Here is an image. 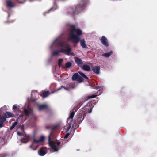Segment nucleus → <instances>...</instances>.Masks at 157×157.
Masks as SVG:
<instances>
[{
    "label": "nucleus",
    "mask_w": 157,
    "mask_h": 157,
    "mask_svg": "<svg viewBox=\"0 0 157 157\" xmlns=\"http://www.w3.org/2000/svg\"><path fill=\"white\" fill-rule=\"evenodd\" d=\"M82 30L79 29H76L74 25H71L68 29L69 39L75 44L78 43L80 40L79 36L82 35Z\"/></svg>",
    "instance_id": "obj_1"
},
{
    "label": "nucleus",
    "mask_w": 157,
    "mask_h": 157,
    "mask_svg": "<svg viewBox=\"0 0 157 157\" xmlns=\"http://www.w3.org/2000/svg\"><path fill=\"white\" fill-rule=\"evenodd\" d=\"M88 0H80L79 3L73 9V12L74 15L77 14L82 11L85 8V5L88 3Z\"/></svg>",
    "instance_id": "obj_2"
},
{
    "label": "nucleus",
    "mask_w": 157,
    "mask_h": 157,
    "mask_svg": "<svg viewBox=\"0 0 157 157\" xmlns=\"http://www.w3.org/2000/svg\"><path fill=\"white\" fill-rule=\"evenodd\" d=\"M58 127L57 125H56L52 127L51 133L48 136V144L49 146L54 151H58V149L56 147V144L54 143V141L52 140V137L53 136V131Z\"/></svg>",
    "instance_id": "obj_3"
},
{
    "label": "nucleus",
    "mask_w": 157,
    "mask_h": 157,
    "mask_svg": "<svg viewBox=\"0 0 157 157\" xmlns=\"http://www.w3.org/2000/svg\"><path fill=\"white\" fill-rule=\"evenodd\" d=\"M77 111V108L75 107H74L72 109V112L70 113L69 117L67 119V122L69 125L67 127V130H68L71 127L72 124V123L73 122V119L75 115V112Z\"/></svg>",
    "instance_id": "obj_4"
},
{
    "label": "nucleus",
    "mask_w": 157,
    "mask_h": 157,
    "mask_svg": "<svg viewBox=\"0 0 157 157\" xmlns=\"http://www.w3.org/2000/svg\"><path fill=\"white\" fill-rule=\"evenodd\" d=\"M65 48H66V49H59V53H64L68 55H71L72 56H74L75 55V54L74 53H70V52L71 51V49L69 45L66 44Z\"/></svg>",
    "instance_id": "obj_5"
},
{
    "label": "nucleus",
    "mask_w": 157,
    "mask_h": 157,
    "mask_svg": "<svg viewBox=\"0 0 157 157\" xmlns=\"http://www.w3.org/2000/svg\"><path fill=\"white\" fill-rule=\"evenodd\" d=\"M76 85L77 84H76L75 83L72 82L71 83H70L68 84L69 87H66L64 86H62L60 87L57 90H55L53 92H52V93L57 92V91L60 90L62 89V88H63L64 89L66 90H70V89H73L75 88L76 86Z\"/></svg>",
    "instance_id": "obj_6"
},
{
    "label": "nucleus",
    "mask_w": 157,
    "mask_h": 157,
    "mask_svg": "<svg viewBox=\"0 0 157 157\" xmlns=\"http://www.w3.org/2000/svg\"><path fill=\"white\" fill-rule=\"evenodd\" d=\"M72 80L73 81H78L79 82H83L84 79L78 73H76L73 75L72 77Z\"/></svg>",
    "instance_id": "obj_7"
},
{
    "label": "nucleus",
    "mask_w": 157,
    "mask_h": 157,
    "mask_svg": "<svg viewBox=\"0 0 157 157\" xmlns=\"http://www.w3.org/2000/svg\"><path fill=\"white\" fill-rule=\"evenodd\" d=\"M84 118V115L80 113L77 115L75 119V123L79 124L81 122Z\"/></svg>",
    "instance_id": "obj_8"
},
{
    "label": "nucleus",
    "mask_w": 157,
    "mask_h": 157,
    "mask_svg": "<svg viewBox=\"0 0 157 157\" xmlns=\"http://www.w3.org/2000/svg\"><path fill=\"white\" fill-rule=\"evenodd\" d=\"M17 135L19 136H22L23 137L21 139V141L22 142L27 143L28 141V139L29 138L30 136L24 133H22L18 131L17 132Z\"/></svg>",
    "instance_id": "obj_9"
},
{
    "label": "nucleus",
    "mask_w": 157,
    "mask_h": 157,
    "mask_svg": "<svg viewBox=\"0 0 157 157\" xmlns=\"http://www.w3.org/2000/svg\"><path fill=\"white\" fill-rule=\"evenodd\" d=\"M47 153V148L45 147L40 148L38 151V154L41 156H43Z\"/></svg>",
    "instance_id": "obj_10"
},
{
    "label": "nucleus",
    "mask_w": 157,
    "mask_h": 157,
    "mask_svg": "<svg viewBox=\"0 0 157 157\" xmlns=\"http://www.w3.org/2000/svg\"><path fill=\"white\" fill-rule=\"evenodd\" d=\"M100 40L103 45L106 47H108L109 45L108 41L105 37L104 36H102L101 37Z\"/></svg>",
    "instance_id": "obj_11"
},
{
    "label": "nucleus",
    "mask_w": 157,
    "mask_h": 157,
    "mask_svg": "<svg viewBox=\"0 0 157 157\" xmlns=\"http://www.w3.org/2000/svg\"><path fill=\"white\" fill-rule=\"evenodd\" d=\"M6 6L7 8H13L15 6V4L11 0H6Z\"/></svg>",
    "instance_id": "obj_12"
},
{
    "label": "nucleus",
    "mask_w": 157,
    "mask_h": 157,
    "mask_svg": "<svg viewBox=\"0 0 157 157\" xmlns=\"http://www.w3.org/2000/svg\"><path fill=\"white\" fill-rule=\"evenodd\" d=\"M74 60L78 66L80 67L82 66L83 62L81 59L77 57H75L74 58Z\"/></svg>",
    "instance_id": "obj_13"
},
{
    "label": "nucleus",
    "mask_w": 157,
    "mask_h": 157,
    "mask_svg": "<svg viewBox=\"0 0 157 157\" xmlns=\"http://www.w3.org/2000/svg\"><path fill=\"white\" fill-rule=\"evenodd\" d=\"M24 113L25 116L27 117H29L30 114L33 113V110L31 109H24Z\"/></svg>",
    "instance_id": "obj_14"
},
{
    "label": "nucleus",
    "mask_w": 157,
    "mask_h": 157,
    "mask_svg": "<svg viewBox=\"0 0 157 157\" xmlns=\"http://www.w3.org/2000/svg\"><path fill=\"white\" fill-rule=\"evenodd\" d=\"M38 107L40 111L44 109H48V106L46 104L40 105H39Z\"/></svg>",
    "instance_id": "obj_15"
},
{
    "label": "nucleus",
    "mask_w": 157,
    "mask_h": 157,
    "mask_svg": "<svg viewBox=\"0 0 157 157\" xmlns=\"http://www.w3.org/2000/svg\"><path fill=\"white\" fill-rule=\"evenodd\" d=\"M100 70V67L99 66H94L92 68L93 72L96 74H99Z\"/></svg>",
    "instance_id": "obj_16"
},
{
    "label": "nucleus",
    "mask_w": 157,
    "mask_h": 157,
    "mask_svg": "<svg viewBox=\"0 0 157 157\" xmlns=\"http://www.w3.org/2000/svg\"><path fill=\"white\" fill-rule=\"evenodd\" d=\"M5 115L6 118L13 117H14V114L9 112H6Z\"/></svg>",
    "instance_id": "obj_17"
},
{
    "label": "nucleus",
    "mask_w": 157,
    "mask_h": 157,
    "mask_svg": "<svg viewBox=\"0 0 157 157\" xmlns=\"http://www.w3.org/2000/svg\"><path fill=\"white\" fill-rule=\"evenodd\" d=\"M82 66V68L84 70L87 71H90V66L89 65L86 64H84Z\"/></svg>",
    "instance_id": "obj_18"
},
{
    "label": "nucleus",
    "mask_w": 157,
    "mask_h": 157,
    "mask_svg": "<svg viewBox=\"0 0 157 157\" xmlns=\"http://www.w3.org/2000/svg\"><path fill=\"white\" fill-rule=\"evenodd\" d=\"M80 41V43L81 46L83 48H87V47L86 45L85 44V42L84 39H82Z\"/></svg>",
    "instance_id": "obj_19"
},
{
    "label": "nucleus",
    "mask_w": 157,
    "mask_h": 157,
    "mask_svg": "<svg viewBox=\"0 0 157 157\" xmlns=\"http://www.w3.org/2000/svg\"><path fill=\"white\" fill-rule=\"evenodd\" d=\"M113 53L112 51H110L109 52L104 53L102 55L103 57H109Z\"/></svg>",
    "instance_id": "obj_20"
},
{
    "label": "nucleus",
    "mask_w": 157,
    "mask_h": 157,
    "mask_svg": "<svg viewBox=\"0 0 157 157\" xmlns=\"http://www.w3.org/2000/svg\"><path fill=\"white\" fill-rule=\"evenodd\" d=\"M49 94V92L48 91H44L43 93L42 97L45 98L47 97Z\"/></svg>",
    "instance_id": "obj_21"
},
{
    "label": "nucleus",
    "mask_w": 157,
    "mask_h": 157,
    "mask_svg": "<svg viewBox=\"0 0 157 157\" xmlns=\"http://www.w3.org/2000/svg\"><path fill=\"white\" fill-rule=\"evenodd\" d=\"M30 147L33 150H36L37 149L38 146H35L34 142H33L32 145L30 146Z\"/></svg>",
    "instance_id": "obj_22"
},
{
    "label": "nucleus",
    "mask_w": 157,
    "mask_h": 157,
    "mask_svg": "<svg viewBox=\"0 0 157 157\" xmlns=\"http://www.w3.org/2000/svg\"><path fill=\"white\" fill-rule=\"evenodd\" d=\"M63 61V59L62 58L59 59L58 60V65L59 67H60L61 66L62 67H63V66L62 65V62Z\"/></svg>",
    "instance_id": "obj_23"
},
{
    "label": "nucleus",
    "mask_w": 157,
    "mask_h": 157,
    "mask_svg": "<svg viewBox=\"0 0 157 157\" xmlns=\"http://www.w3.org/2000/svg\"><path fill=\"white\" fill-rule=\"evenodd\" d=\"M72 65L71 63L70 62H68L66 63L65 64V66L66 68H69Z\"/></svg>",
    "instance_id": "obj_24"
},
{
    "label": "nucleus",
    "mask_w": 157,
    "mask_h": 157,
    "mask_svg": "<svg viewBox=\"0 0 157 157\" xmlns=\"http://www.w3.org/2000/svg\"><path fill=\"white\" fill-rule=\"evenodd\" d=\"M59 49L58 50H56L53 52L52 56H58L59 54Z\"/></svg>",
    "instance_id": "obj_25"
},
{
    "label": "nucleus",
    "mask_w": 157,
    "mask_h": 157,
    "mask_svg": "<svg viewBox=\"0 0 157 157\" xmlns=\"http://www.w3.org/2000/svg\"><path fill=\"white\" fill-rule=\"evenodd\" d=\"M79 73L83 77L86 79H88V77L83 73L82 72H79Z\"/></svg>",
    "instance_id": "obj_26"
},
{
    "label": "nucleus",
    "mask_w": 157,
    "mask_h": 157,
    "mask_svg": "<svg viewBox=\"0 0 157 157\" xmlns=\"http://www.w3.org/2000/svg\"><path fill=\"white\" fill-rule=\"evenodd\" d=\"M6 121V118L5 117H2L1 115H0V122L3 123Z\"/></svg>",
    "instance_id": "obj_27"
},
{
    "label": "nucleus",
    "mask_w": 157,
    "mask_h": 157,
    "mask_svg": "<svg viewBox=\"0 0 157 157\" xmlns=\"http://www.w3.org/2000/svg\"><path fill=\"white\" fill-rule=\"evenodd\" d=\"M66 44H64L63 43H60L58 44V45L61 47L64 48Z\"/></svg>",
    "instance_id": "obj_28"
},
{
    "label": "nucleus",
    "mask_w": 157,
    "mask_h": 157,
    "mask_svg": "<svg viewBox=\"0 0 157 157\" xmlns=\"http://www.w3.org/2000/svg\"><path fill=\"white\" fill-rule=\"evenodd\" d=\"M44 137L43 136H41L39 140L40 142H43L44 140Z\"/></svg>",
    "instance_id": "obj_29"
},
{
    "label": "nucleus",
    "mask_w": 157,
    "mask_h": 157,
    "mask_svg": "<svg viewBox=\"0 0 157 157\" xmlns=\"http://www.w3.org/2000/svg\"><path fill=\"white\" fill-rule=\"evenodd\" d=\"M97 96L96 95H94L91 96H89L87 97V98L88 99H89L90 98H95Z\"/></svg>",
    "instance_id": "obj_30"
},
{
    "label": "nucleus",
    "mask_w": 157,
    "mask_h": 157,
    "mask_svg": "<svg viewBox=\"0 0 157 157\" xmlns=\"http://www.w3.org/2000/svg\"><path fill=\"white\" fill-rule=\"evenodd\" d=\"M17 104L14 105L13 107V109H15L17 108Z\"/></svg>",
    "instance_id": "obj_31"
},
{
    "label": "nucleus",
    "mask_w": 157,
    "mask_h": 157,
    "mask_svg": "<svg viewBox=\"0 0 157 157\" xmlns=\"http://www.w3.org/2000/svg\"><path fill=\"white\" fill-rule=\"evenodd\" d=\"M33 142H34V143L35 142L36 143H37L40 142L39 140H36L35 139H34L33 140Z\"/></svg>",
    "instance_id": "obj_32"
},
{
    "label": "nucleus",
    "mask_w": 157,
    "mask_h": 157,
    "mask_svg": "<svg viewBox=\"0 0 157 157\" xmlns=\"http://www.w3.org/2000/svg\"><path fill=\"white\" fill-rule=\"evenodd\" d=\"M70 135L69 133L67 134L64 137V139H67L69 135Z\"/></svg>",
    "instance_id": "obj_33"
},
{
    "label": "nucleus",
    "mask_w": 157,
    "mask_h": 157,
    "mask_svg": "<svg viewBox=\"0 0 157 157\" xmlns=\"http://www.w3.org/2000/svg\"><path fill=\"white\" fill-rule=\"evenodd\" d=\"M23 117V115L22 114H21L20 115L19 118H20L21 119H22Z\"/></svg>",
    "instance_id": "obj_34"
},
{
    "label": "nucleus",
    "mask_w": 157,
    "mask_h": 157,
    "mask_svg": "<svg viewBox=\"0 0 157 157\" xmlns=\"http://www.w3.org/2000/svg\"><path fill=\"white\" fill-rule=\"evenodd\" d=\"M18 124V123L17 122V121H15V122H14L13 124V125L14 126H15L17 125Z\"/></svg>",
    "instance_id": "obj_35"
},
{
    "label": "nucleus",
    "mask_w": 157,
    "mask_h": 157,
    "mask_svg": "<svg viewBox=\"0 0 157 157\" xmlns=\"http://www.w3.org/2000/svg\"><path fill=\"white\" fill-rule=\"evenodd\" d=\"M3 126V124L2 122H0V128H2Z\"/></svg>",
    "instance_id": "obj_36"
},
{
    "label": "nucleus",
    "mask_w": 157,
    "mask_h": 157,
    "mask_svg": "<svg viewBox=\"0 0 157 157\" xmlns=\"http://www.w3.org/2000/svg\"><path fill=\"white\" fill-rule=\"evenodd\" d=\"M15 126H14L13 125H12V126L10 127V130H12V129H13L14 128Z\"/></svg>",
    "instance_id": "obj_37"
},
{
    "label": "nucleus",
    "mask_w": 157,
    "mask_h": 157,
    "mask_svg": "<svg viewBox=\"0 0 157 157\" xmlns=\"http://www.w3.org/2000/svg\"><path fill=\"white\" fill-rule=\"evenodd\" d=\"M17 2H18L19 3L22 4V3H24V2H22V1H20L19 0H17Z\"/></svg>",
    "instance_id": "obj_38"
},
{
    "label": "nucleus",
    "mask_w": 157,
    "mask_h": 157,
    "mask_svg": "<svg viewBox=\"0 0 157 157\" xmlns=\"http://www.w3.org/2000/svg\"><path fill=\"white\" fill-rule=\"evenodd\" d=\"M88 113H90L91 112V111H92V109L91 108H90V109H88Z\"/></svg>",
    "instance_id": "obj_39"
},
{
    "label": "nucleus",
    "mask_w": 157,
    "mask_h": 157,
    "mask_svg": "<svg viewBox=\"0 0 157 157\" xmlns=\"http://www.w3.org/2000/svg\"><path fill=\"white\" fill-rule=\"evenodd\" d=\"M60 144V143L59 142H58L57 143V146H59Z\"/></svg>",
    "instance_id": "obj_40"
},
{
    "label": "nucleus",
    "mask_w": 157,
    "mask_h": 157,
    "mask_svg": "<svg viewBox=\"0 0 157 157\" xmlns=\"http://www.w3.org/2000/svg\"><path fill=\"white\" fill-rule=\"evenodd\" d=\"M17 111L18 112H20V113L21 112L20 111H19V110H18L17 109H16L15 110V112H16V113H17Z\"/></svg>",
    "instance_id": "obj_41"
},
{
    "label": "nucleus",
    "mask_w": 157,
    "mask_h": 157,
    "mask_svg": "<svg viewBox=\"0 0 157 157\" xmlns=\"http://www.w3.org/2000/svg\"><path fill=\"white\" fill-rule=\"evenodd\" d=\"M46 128L47 129H49V128H50V127L49 126H46Z\"/></svg>",
    "instance_id": "obj_42"
},
{
    "label": "nucleus",
    "mask_w": 157,
    "mask_h": 157,
    "mask_svg": "<svg viewBox=\"0 0 157 157\" xmlns=\"http://www.w3.org/2000/svg\"><path fill=\"white\" fill-rule=\"evenodd\" d=\"M52 8H51L50 10H52Z\"/></svg>",
    "instance_id": "obj_43"
},
{
    "label": "nucleus",
    "mask_w": 157,
    "mask_h": 157,
    "mask_svg": "<svg viewBox=\"0 0 157 157\" xmlns=\"http://www.w3.org/2000/svg\"><path fill=\"white\" fill-rule=\"evenodd\" d=\"M17 114L18 115H19V114L18 113H17Z\"/></svg>",
    "instance_id": "obj_44"
}]
</instances>
